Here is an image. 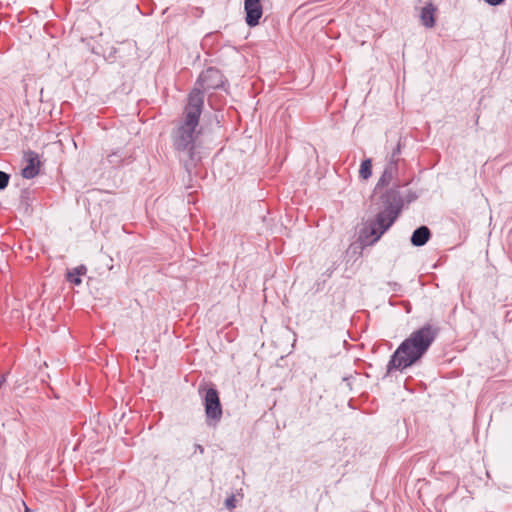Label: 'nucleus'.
<instances>
[{"mask_svg":"<svg viewBox=\"0 0 512 512\" xmlns=\"http://www.w3.org/2000/svg\"><path fill=\"white\" fill-rule=\"evenodd\" d=\"M25 159L27 161V165L22 169L21 175L25 179H32L39 173V155L34 151H28L25 154Z\"/></svg>","mask_w":512,"mask_h":512,"instance_id":"obj_8","label":"nucleus"},{"mask_svg":"<svg viewBox=\"0 0 512 512\" xmlns=\"http://www.w3.org/2000/svg\"><path fill=\"white\" fill-rule=\"evenodd\" d=\"M245 21L249 27H255L263 15L261 0H244Z\"/></svg>","mask_w":512,"mask_h":512,"instance_id":"obj_7","label":"nucleus"},{"mask_svg":"<svg viewBox=\"0 0 512 512\" xmlns=\"http://www.w3.org/2000/svg\"><path fill=\"white\" fill-rule=\"evenodd\" d=\"M439 333V328L426 323L406 338L391 355L387 373L403 371L418 362L428 351Z\"/></svg>","mask_w":512,"mask_h":512,"instance_id":"obj_4","label":"nucleus"},{"mask_svg":"<svg viewBox=\"0 0 512 512\" xmlns=\"http://www.w3.org/2000/svg\"><path fill=\"white\" fill-rule=\"evenodd\" d=\"M224 84L225 79L220 70L209 67L199 75L194 88L200 89L204 95L207 90L224 88Z\"/></svg>","mask_w":512,"mask_h":512,"instance_id":"obj_6","label":"nucleus"},{"mask_svg":"<svg viewBox=\"0 0 512 512\" xmlns=\"http://www.w3.org/2000/svg\"><path fill=\"white\" fill-rule=\"evenodd\" d=\"M204 407L208 425L216 424L222 417V405L218 391L211 387L204 395Z\"/></svg>","mask_w":512,"mask_h":512,"instance_id":"obj_5","label":"nucleus"},{"mask_svg":"<svg viewBox=\"0 0 512 512\" xmlns=\"http://www.w3.org/2000/svg\"><path fill=\"white\" fill-rule=\"evenodd\" d=\"M430 238V229L427 226L422 225L413 231L410 241L413 246L421 247L424 246L430 240Z\"/></svg>","mask_w":512,"mask_h":512,"instance_id":"obj_10","label":"nucleus"},{"mask_svg":"<svg viewBox=\"0 0 512 512\" xmlns=\"http://www.w3.org/2000/svg\"><path fill=\"white\" fill-rule=\"evenodd\" d=\"M402 146H403L402 138L399 137L395 147L392 149L389 162H393L394 161L395 164L398 166V163L400 161L399 155L401 154Z\"/></svg>","mask_w":512,"mask_h":512,"instance_id":"obj_14","label":"nucleus"},{"mask_svg":"<svg viewBox=\"0 0 512 512\" xmlns=\"http://www.w3.org/2000/svg\"><path fill=\"white\" fill-rule=\"evenodd\" d=\"M195 449H196L197 451H199V453H200V454H203V453H204V447H203L202 445H200V444H196V445H195Z\"/></svg>","mask_w":512,"mask_h":512,"instance_id":"obj_18","label":"nucleus"},{"mask_svg":"<svg viewBox=\"0 0 512 512\" xmlns=\"http://www.w3.org/2000/svg\"><path fill=\"white\" fill-rule=\"evenodd\" d=\"M398 174V166L395 164V162H388L386 165L381 177L379 178L376 186L375 191H378L379 189L388 186L392 180L396 177Z\"/></svg>","mask_w":512,"mask_h":512,"instance_id":"obj_9","label":"nucleus"},{"mask_svg":"<svg viewBox=\"0 0 512 512\" xmlns=\"http://www.w3.org/2000/svg\"><path fill=\"white\" fill-rule=\"evenodd\" d=\"M360 177L363 179H368L372 175V161L371 159H365L362 161L360 170H359Z\"/></svg>","mask_w":512,"mask_h":512,"instance_id":"obj_13","label":"nucleus"},{"mask_svg":"<svg viewBox=\"0 0 512 512\" xmlns=\"http://www.w3.org/2000/svg\"><path fill=\"white\" fill-rule=\"evenodd\" d=\"M225 506L229 510H233L236 507V499L233 494L225 500Z\"/></svg>","mask_w":512,"mask_h":512,"instance_id":"obj_16","label":"nucleus"},{"mask_svg":"<svg viewBox=\"0 0 512 512\" xmlns=\"http://www.w3.org/2000/svg\"><path fill=\"white\" fill-rule=\"evenodd\" d=\"M10 175L4 171H0V190L8 186Z\"/></svg>","mask_w":512,"mask_h":512,"instance_id":"obj_15","label":"nucleus"},{"mask_svg":"<svg viewBox=\"0 0 512 512\" xmlns=\"http://www.w3.org/2000/svg\"><path fill=\"white\" fill-rule=\"evenodd\" d=\"M86 272V266L79 265L67 273V280L74 285H80L82 282L80 276L86 274Z\"/></svg>","mask_w":512,"mask_h":512,"instance_id":"obj_12","label":"nucleus"},{"mask_svg":"<svg viewBox=\"0 0 512 512\" xmlns=\"http://www.w3.org/2000/svg\"><path fill=\"white\" fill-rule=\"evenodd\" d=\"M380 203L381 210L374 219L368 220L359 230L357 241L352 244L351 248L363 250L368 246L374 245L394 224L404 206V200L399 187H391L381 193Z\"/></svg>","mask_w":512,"mask_h":512,"instance_id":"obj_2","label":"nucleus"},{"mask_svg":"<svg viewBox=\"0 0 512 512\" xmlns=\"http://www.w3.org/2000/svg\"><path fill=\"white\" fill-rule=\"evenodd\" d=\"M380 203L381 210L374 219L368 220L359 230L357 241L352 244L351 248L363 250L368 246L374 245L394 224L404 206V200L399 187H391L381 193Z\"/></svg>","mask_w":512,"mask_h":512,"instance_id":"obj_3","label":"nucleus"},{"mask_svg":"<svg viewBox=\"0 0 512 512\" xmlns=\"http://www.w3.org/2000/svg\"><path fill=\"white\" fill-rule=\"evenodd\" d=\"M435 12L436 7L432 3H427L420 13V20L426 28H433L435 26Z\"/></svg>","mask_w":512,"mask_h":512,"instance_id":"obj_11","label":"nucleus"},{"mask_svg":"<svg viewBox=\"0 0 512 512\" xmlns=\"http://www.w3.org/2000/svg\"><path fill=\"white\" fill-rule=\"evenodd\" d=\"M484 1L491 6H497L504 2V0H484Z\"/></svg>","mask_w":512,"mask_h":512,"instance_id":"obj_17","label":"nucleus"},{"mask_svg":"<svg viewBox=\"0 0 512 512\" xmlns=\"http://www.w3.org/2000/svg\"><path fill=\"white\" fill-rule=\"evenodd\" d=\"M204 106V97L200 89L193 88L188 95L187 104L183 111V120L171 133L172 145L178 157L184 162V167L190 171L192 166L201 160L196 150V128Z\"/></svg>","mask_w":512,"mask_h":512,"instance_id":"obj_1","label":"nucleus"}]
</instances>
